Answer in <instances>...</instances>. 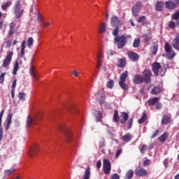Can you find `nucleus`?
Segmentation results:
<instances>
[{
  "mask_svg": "<svg viewBox=\"0 0 179 179\" xmlns=\"http://www.w3.org/2000/svg\"><path fill=\"white\" fill-rule=\"evenodd\" d=\"M135 174L138 177H143L145 176H148V171L143 168H140L139 169L136 170Z\"/></svg>",
  "mask_w": 179,
  "mask_h": 179,
  "instance_id": "nucleus-18",
  "label": "nucleus"
},
{
  "mask_svg": "<svg viewBox=\"0 0 179 179\" xmlns=\"http://www.w3.org/2000/svg\"><path fill=\"white\" fill-rule=\"evenodd\" d=\"M11 5L12 2L7 1L6 3H3V5L1 6V9L3 10H5L6 9H8V8H9V6H10Z\"/></svg>",
  "mask_w": 179,
  "mask_h": 179,
  "instance_id": "nucleus-39",
  "label": "nucleus"
},
{
  "mask_svg": "<svg viewBox=\"0 0 179 179\" xmlns=\"http://www.w3.org/2000/svg\"><path fill=\"white\" fill-rule=\"evenodd\" d=\"M10 124H12V117H8L7 119L6 129H9V127H10Z\"/></svg>",
  "mask_w": 179,
  "mask_h": 179,
  "instance_id": "nucleus-47",
  "label": "nucleus"
},
{
  "mask_svg": "<svg viewBox=\"0 0 179 179\" xmlns=\"http://www.w3.org/2000/svg\"><path fill=\"white\" fill-rule=\"evenodd\" d=\"M72 74L74 75L76 78H78V76H79V73L76 70L73 71Z\"/></svg>",
  "mask_w": 179,
  "mask_h": 179,
  "instance_id": "nucleus-61",
  "label": "nucleus"
},
{
  "mask_svg": "<svg viewBox=\"0 0 179 179\" xmlns=\"http://www.w3.org/2000/svg\"><path fill=\"white\" fill-rule=\"evenodd\" d=\"M134 177V171L133 170H129L127 171L126 173V178L128 179H131Z\"/></svg>",
  "mask_w": 179,
  "mask_h": 179,
  "instance_id": "nucleus-43",
  "label": "nucleus"
},
{
  "mask_svg": "<svg viewBox=\"0 0 179 179\" xmlns=\"http://www.w3.org/2000/svg\"><path fill=\"white\" fill-rule=\"evenodd\" d=\"M172 19H173L174 20H177V23L176 25L179 26V12H176L173 15H172Z\"/></svg>",
  "mask_w": 179,
  "mask_h": 179,
  "instance_id": "nucleus-38",
  "label": "nucleus"
},
{
  "mask_svg": "<svg viewBox=\"0 0 179 179\" xmlns=\"http://www.w3.org/2000/svg\"><path fill=\"white\" fill-rule=\"evenodd\" d=\"M106 30H107V23L102 22L99 27V33H100L101 34H103V33H106Z\"/></svg>",
  "mask_w": 179,
  "mask_h": 179,
  "instance_id": "nucleus-24",
  "label": "nucleus"
},
{
  "mask_svg": "<svg viewBox=\"0 0 179 179\" xmlns=\"http://www.w3.org/2000/svg\"><path fill=\"white\" fill-rule=\"evenodd\" d=\"M3 135V130L2 129V127L0 126V141H2Z\"/></svg>",
  "mask_w": 179,
  "mask_h": 179,
  "instance_id": "nucleus-55",
  "label": "nucleus"
},
{
  "mask_svg": "<svg viewBox=\"0 0 179 179\" xmlns=\"http://www.w3.org/2000/svg\"><path fill=\"white\" fill-rule=\"evenodd\" d=\"M12 57H13V52L9 51L6 58L3 60L2 66H3V68H8V66H9L12 62Z\"/></svg>",
  "mask_w": 179,
  "mask_h": 179,
  "instance_id": "nucleus-5",
  "label": "nucleus"
},
{
  "mask_svg": "<svg viewBox=\"0 0 179 179\" xmlns=\"http://www.w3.org/2000/svg\"><path fill=\"white\" fill-rule=\"evenodd\" d=\"M16 83H17V80H14L12 84L11 90H15V88L16 87Z\"/></svg>",
  "mask_w": 179,
  "mask_h": 179,
  "instance_id": "nucleus-58",
  "label": "nucleus"
},
{
  "mask_svg": "<svg viewBox=\"0 0 179 179\" xmlns=\"http://www.w3.org/2000/svg\"><path fill=\"white\" fill-rule=\"evenodd\" d=\"M152 71L155 73V75L157 76L159 75V69L162 68V66L159 64V63L155 62L152 64Z\"/></svg>",
  "mask_w": 179,
  "mask_h": 179,
  "instance_id": "nucleus-21",
  "label": "nucleus"
},
{
  "mask_svg": "<svg viewBox=\"0 0 179 179\" xmlns=\"http://www.w3.org/2000/svg\"><path fill=\"white\" fill-rule=\"evenodd\" d=\"M103 58H104V55L103 54V52L99 51L97 54V69H100V68L101 67V64H103Z\"/></svg>",
  "mask_w": 179,
  "mask_h": 179,
  "instance_id": "nucleus-15",
  "label": "nucleus"
},
{
  "mask_svg": "<svg viewBox=\"0 0 179 179\" xmlns=\"http://www.w3.org/2000/svg\"><path fill=\"white\" fill-rule=\"evenodd\" d=\"M119 27H115V29L113 30V35L115 36V37H117L118 33H119Z\"/></svg>",
  "mask_w": 179,
  "mask_h": 179,
  "instance_id": "nucleus-50",
  "label": "nucleus"
},
{
  "mask_svg": "<svg viewBox=\"0 0 179 179\" xmlns=\"http://www.w3.org/2000/svg\"><path fill=\"white\" fill-rule=\"evenodd\" d=\"M158 50H159V45L157 43H155L151 48V52H152V55H156V54H157Z\"/></svg>",
  "mask_w": 179,
  "mask_h": 179,
  "instance_id": "nucleus-32",
  "label": "nucleus"
},
{
  "mask_svg": "<svg viewBox=\"0 0 179 179\" xmlns=\"http://www.w3.org/2000/svg\"><path fill=\"white\" fill-rule=\"evenodd\" d=\"M29 74L31 75V78H34V79H36V80H38V79H40V76H38V73H37V71H36L34 66H31L29 67Z\"/></svg>",
  "mask_w": 179,
  "mask_h": 179,
  "instance_id": "nucleus-13",
  "label": "nucleus"
},
{
  "mask_svg": "<svg viewBox=\"0 0 179 179\" xmlns=\"http://www.w3.org/2000/svg\"><path fill=\"white\" fill-rule=\"evenodd\" d=\"M146 149H148V146H146V145H143L141 149V152L145 153V150H146Z\"/></svg>",
  "mask_w": 179,
  "mask_h": 179,
  "instance_id": "nucleus-53",
  "label": "nucleus"
},
{
  "mask_svg": "<svg viewBox=\"0 0 179 179\" xmlns=\"http://www.w3.org/2000/svg\"><path fill=\"white\" fill-rule=\"evenodd\" d=\"M150 163V160L146 159L144 161L143 164H144V166H148Z\"/></svg>",
  "mask_w": 179,
  "mask_h": 179,
  "instance_id": "nucleus-64",
  "label": "nucleus"
},
{
  "mask_svg": "<svg viewBox=\"0 0 179 179\" xmlns=\"http://www.w3.org/2000/svg\"><path fill=\"white\" fill-rule=\"evenodd\" d=\"M142 8V3L141 2H137L132 8V13L133 15L136 17L139 12H141V9Z\"/></svg>",
  "mask_w": 179,
  "mask_h": 179,
  "instance_id": "nucleus-10",
  "label": "nucleus"
},
{
  "mask_svg": "<svg viewBox=\"0 0 179 179\" xmlns=\"http://www.w3.org/2000/svg\"><path fill=\"white\" fill-rule=\"evenodd\" d=\"M127 78H128V71H124L120 76L119 85L122 89H123V90H128V85L125 83Z\"/></svg>",
  "mask_w": 179,
  "mask_h": 179,
  "instance_id": "nucleus-3",
  "label": "nucleus"
},
{
  "mask_svg": "<svg viewBox=\"0 0 179 179\" xmlns=\"http://www.w3.org/2000/svg\"><path fill=\"white\" fill-rule=\"evenodd\" d=\"M73 146L78 148L79 146V137H74L73 141Z\"/></svg>",
  "mask_w": 179,
  "mask_h": 179,
  "instance_id": "nucleus-40",
  "label": "nucleus"
},
{
  "mask_svg": "<svg viewBox=\"0 0 179 179\" xmlns=\"http://www.w3.org/2000/svg\"><path fill=\"white\" fill-rule=\"evenodd\" d=\"M37 124V118L31 117V115H28L27 119V128H30L32 125Z\"/></svg>",
  "mask_w": 179,
  "mask_h": 179,
  "instance_id": "nucleus-11",
  "label": "nucleus"
},
{
  "mask_svg": "<svg viewBox=\"0 0 179 179\" xmlns=\"http://www.w3.org/2000/svg\"><path fill=\"white\" fill-rule=\"evenodd\" d=\"M172 45L175 48V50L179 51V34L176 36L175 39L173 41Z\"/></svg>",
  "mask_w": 179,
  "mask_h": 179,
  "instance_id": "nucleus-22",
  "label": "nucleus"
},
{
  "mask_svg": "<svg viewBox=\"0 0 179 179\" xmlns=\"http://www.w3.org/2000/svg\"><path fill=\"white\" fill-rule=\"evenodd\" d=\"M128 38H131V35L123 34L120 36L115 37L114 40L115 43H117V48H124L127 44V40H128Z\"/></svg>",
  "mask_w": 179,
  "mask_h": 179,
  "instance_id": "nucleus-1",
  "label": "nucleus"
},
{
  "mask_svg": "<svg viewBox=\"0 0 179 179\" xmlns=\"http://www.w3.org/2000/svg\"><path fill=\"white\" fill-rule=\"evenodd\" d=\"M3 113H5V110H2L0 113V127L2 124V117H3Z\"/></svg>",
  "mask_w": 179,
  "mask_h": 179,
  "instance_id": "nucleus-52",
  "label": "nucleus"
},
{
  "mask_svg": "<svg viewBox=\"0 0 179 179\" xmlns=\"http://www.w3.org/2000/svg\"><path fill=\"white\" fill-rule=\"evenodd\" d=\"M159 100H160V98L159 97H155L149 99L148 101V106H155V104H157L159 102Z\"/></svg>",
  "mask_w": 179,
  "mask_h": 179,
  "instance_id": "nucleus-28",
  "label": "nucleus"
},
{
  "mask_svg": "<svg viewBox=\"0 0 179 179\" xmlns=\"http://www.w3.org/2000/svg\"><path fill=\"white\" fill-rule=\"evenodd\" d=\"M141 45V39L139 38L134 39L133 43V47L134 48H138Z\"/></svg>",
  "mask_w": 179,
  "mask_h": 179,
  "instance_id": "nucleus-37",
  "label": "nucleus"
},
{
  "mask_svg": "<svg viewBox=\"0 0 179 179\" xmlns=\"http://www.w3.org/2000/svg\"><path fill=\"white\" fill-rule=\"evenodd\" d=\"M121 117H122V118H123V119L120 120V122L122 124H125V122H127V121H128V118H129V115L126 112H122Z\"/></svg>",
  "mask_w": 179,
  "mask_h": 179,
  "instance_id": "nucleus-26",
  "label": "nucleus"
},
{
  "mask_svg": "<svg viewBox=\"0 0 179 179\" xmlns=\"http://www.w3.org/2000/svg\"><path fill=\"white\" fill-rule=\"evenodd\" d=\"M95 118L96 120V122H100L101 119L103 118V113L101 111L96 110L94 113Z\"/></svg>",
  "mask_w": 179,
  "mask_h": 179,
  "instance_id": "nucleus-27",
  "label": "nucleus"
},
{
  "mask_svg": "<svg viewBox=\"0 0 179 179\" xmlns=\"http://www.w3.org/2000/svg\"><path fill=\"white\" fill-rule=\"evenodd\" d=\"M166 8L167 9H174L177 5H178V0H175V3H173L172 1H166L165 3Z\"/></svg>",
  "mask_w": 179,
  "mask_h": 179,
  "instance_id": "nucleus-19",
  "label": "nucleus"
},
{
  "mask_svg": "<svg viewBox=\"0 0 179 179\" xmlns=\"http://www.w3.org/2000/svg\"><path fill=\"white\" fill-rule=\"evenodd\" d=\"M164 5V3H163V1L157 2L155 6L156 10H158L159 12H162V10H163Z\"/></svg>",
  "mask_w": 179,
  "mask_h": 179,
  "instance_id": "nucleus-31",
  "label": "nucleus"
},
{
  "mask_svg": "<svg viewBox=\"0 0 179 179\" xmlns=\"http://www.w3.org/2000/svg\"><path fill=\"white\" fill-rule=\"evenodd\" d=\"M113 121L115 122H118V121H120V117L118 116V110H115L114 112Z\"/></svg>",
  "mask_w": 179,
  "mask_h": 179,
  "instance_id": "nucleus-41",
  "label": "nucleus"
},
{
  "mask_svg": "<svg viewBox=\"0 0 179 179\" xmlns=\"http://www.w3.org/2000/svg\"><path fill=\"white\" fill-rule=\"evenodd\" d=\"M44 27H50L51 26V22H43Z\"/></svg>",
  "mask_w": 179,
  "mask_h": 179,
  "instance_id": "nucleus-59",
  "label": "nucleus"
},
{
  "mask_svg": "<svg viewBox=\"0 0 179 179\" xmlns=\"http://www.w3.org/2000/svg\"><path fill=\"white\" fill-rule=\"evenodd\" d=\"M110 24L113 27H121L122 22H121L118 17L113 15L111 17Z\"/></svg>",
  "mask_w": 179,
  "mask_h": 179,
  "instance_id": "nucleus-6",
  "label": "nucleus"
},
{
  "mask_svg": "<svg viewBox=\"0 0 179 179\" xmlns=\"http://www.w3.org/2000/svg\"><path fill=\"white\" fill-rule=\"evenodd\" d=\"M169 27H171V29H174L176 27V23L173 21L170 22Z\"/></svg>",
  "mask_w": 179,
  "mask_h": 179,
  "instance_id": "nucleus-57",
  "label": "nucleus"
},
{
  "mask_svg": "<svg viewBox=\"0 0 179 179\" xmlns=\"http://www.w3.org/2000/svg\"><path fill=\"white\" fill-rule=\"evenodd\" d=\"M132 122H133V120H132V118H131L128 122L129 129H131V128H132Z\"/></svg>",
  "mask_w": 179,
  "mask_h": 179,
  "instance_id": "nucleus-54",
  "label": "nucleus"
},
{
  "mask_svg": "<svg viewBox=\"0 0 179 179\" xmlns=\"http://www.w3.org/2000/svg\"><path fill=\"white\" fill-rule=\"evenodd\" d=\"M119 62V68H124V66H125L126 63L124 59H120Z\"/></svg>",
  "mask_w": 179,
  "mask_h": 179,
  "instance_id": "nucleus-44",
  "label": "nucleus"
},
{
  "mask_svg": "<svg viewBox=\"0 0 179 179\" xmlns=\"http://www.w3.org/2000/svg\"><path fill=\"white\" fill-rule=\"evenodd\" d=\"M14 12L15 15V17L19 19L22 17V15L24 12V9L22 8V4H20V0H18L14 6Z\"/></svg>",
  "mask_w": 179,
  "mask_h": 179,
  "instance_id": "nucleus-2",
  "label": "nucleus"
},
{
  "mask_svg": "<svg viewBox=\"0 0 179 179\" xmlns=\"http://www.w3.org/2000/svg\"><path fill=\"white\" fill-rule=\"evenodd\" d=\"M101 167V161H97L96 162V169H100Z\"/></svg>",
  "mask_w": 179,
  "mask_h": 179,
  "instance_id": "nucleus-62",
  "label": "nucleus"
},
{
  "mask_svg": "<svg viewBox=\"0 0 179 179\" xmlns=\"http://www.w3.org/2000/svg\"><path fill=\"white\" fill-rule=\"evenodd\" d=\"M106 146V143L104 142V139L99 143V148H104Z\"/></svg>",
  "mask_w": 179,
  "mask_h": 179,
  "instance_id": "nucleus-56",
  "label": "nucleus"
},
{
  "mask_svg": "<svg viewBox=\"0 0 179 179\" xmlns=\"http://www.w3.org/2000/svg\"><path fill=\"white\" fill-rule=\"evenodd\" d=\"M19 65H22V60L17 59L15 61L14 67H13V74L17 75V71H19Z\"/></svg>",
  "mask_w": 179,
  "mask_h": 179,
  "instance_id": "nucleus-20",
  "label": "nucleus"
},
{
  "mask_svg": "<svg viewBox=\"0 0 179 179\" xmlns=\"http://www.w3.org/2000/svg\"><path fill=\"white\" fill-rule=\"evenodd\" d=\"M155 107H156L157 110H160V108H162V105H161V103L157 102Z\"/></svg>",
  "mask_w": 179,
  "mask_h": 179,
  "instance_id": "nucleus-63",
  "label": "nucleus"
},
{
  "mask_svg": "<svg viewBox=\"0 0 179 179\" xmlns=\"http://www.w3.org/2000/svg\"><path fill=\"white\" fill-rule=\"evenodd\" d=\"M6 75V73H2L0 75V83L1 85L3 84V82H5V76Z\"/></svg>",
  "mask_w": 179,
  "mask_h": 179,
  "instance_id": "nucleus-46",
  "label": "nucleus"
},
{
  "mask_svg": "<svg viewBox=\"0 0 179 179\" xmlns=\"http://www.w3.org/2000/svg\"><path fill=\"white\" fill-rule=\"evenodd\" d=\"M37 153H38V145L35 144L29 148L28 151V156H29V157H34Z\"/></svg>",
  "mask_w": 179,
  "mask_h": 179,
  "instance_id": "nucleus-7",
  "label": "nucleus"
},
{
  "mask_svg": "<svg viewBox=\"0 0 179 179\" xmlns=\"http://www.w3.org/2000/svg\"><path fill=\"white\" fill-rule=\"evenodd\" d=\"M70 111L71 113V114H75L76 113H78V107L73 106L71 107V108L70 109Z\"/></svg>",
  "mask_w": 179,
  "mask_h": 179,
  "instance_id": "nucleus-49",
  "label": "nucleus"
},
{
  "mask_svg": "<svg viewBox=\"0 0 179 179\" xmlns=\"http://www.w3.org/2000/svg\"><path fill=\"white\" fill-rule=\"evenodd\" d=\"M163 91V87L160 86L154 87L153 89L151 90V94H159V93H162Z\"/></svg>",
  "mask_w": 179,
  "mask_h": 179,
  "instance_id": "nucleus-23",
  "label": "nucleus"
},
{
  "mask_svg": "<svg viewBox=\"0 0 179 179\" xmlns=\"http://www.w3.org/2000/svg\"><path fill=\"white\" fill-rule=\"evenodd\" d=\"M145 20L146 17L145 15H143L138 19L137 22L138 23H142V22H145Z\"/></svg>",
  "mask_w": 179,
  "mask_h": 179,
  "instance_id": "nucleus-51",
  "label": "nucleus"
},
{
  "mask_svg": "<svg viewBox=\"0 0 179 179\" xmlns=\"http://www.w3.org/2000/svg\"><path fill=\"white\" fill-rule=\"evenodd\" d=\"M164 48H165L167 59H173V58L176 57V53L174 52V50L171 49V45H170V43H166L164 45Z\"/></svg>",
  "mask_w": 179,
  "mask_h": 179,
  "instance_id": "nucleus-4",
  "label": "nucleus"
},
{
  "mask_svg": "<svg viewBox=\"0 0 179 179\" xmlns=\"http://www.w3.org/2000/svg\"><path fill=\"white\" fill-rule=\"evenodd\" d=\"M171 122V120L169 117V116L166 115L162 117V125H167V124H170Z\"/></svg>",
  "mask_w": 179,
  "mask_h": 179,
  "instance_id": "nucleus-30",
  "label": "nucleus"
},
{
  "mask_svg": "<svg viewBox=\"0 0 179 179\" xmlns=\"http://www.w3.org/2000/svg\"><path fill=\"white\" fill-rule=\"evenodd\" d=\"M111 179H120V176L117 173H115L112 176Z\"/></svg>",
  "mask_w": 179,
  "mask_h": 179,
  "instance_id": "nucleus-60",
  "label": "nucleus"
},
{
  "mask_svg": "<svg viewBox=\"0 0 179 179\" xmlns=\"http://www.w3.org/2000/svg\"><path fill=\"white\" fill-rule=\"evenodd\" d=\"M16 171V169L15 168H11L10 169H7L6 171H4V176H6V177H8L9 176H10L11 174H13V173H15Z\"/></svg>",
  "mask_w": 179,
  "mask_h": 179,
  "instance_id": "nucleus-33",
  "label": "nucleus"
},
{
  "mask_svg": "<svg viewBox=\"0 0 179 179\" xmlns=\"http://www.w3.org/2000/svg\"><path fill=\"white\" fill-rule=\"evenodd\" d=\"M133 82L136 85H139L140 83L145 82V80H143V77H142L141 75L136 74L133 78Z\"/></svg>",
  "mask_w": 179,
  "mask_h": 179,
  "instance_id": "nucleus-17",
  "label": "nucleus"
},
{
  "mask_svg": "<svg viewBox=\"0 0 179 179\" xmlns=\"http://www.w3.org/2000/svg\"><path fill=\"white\" fill-rule=\"evenodd\" d=\"M103 173H105V174L108 175V173H110L111 164L110 163V161L106 159H103Z\"/></svg>",
  "mask_w": 179,
  "mask_h": 179,
  "instance_id": "nucleus-8",
  "label": "nucleus"
},
{
  "mask_svg": "<svg viewBox=\"0 0 179 179\" xmlns=\"http://www.w3.org/2000/svg\"><path fill=\"white\" fill-rule=\"evenodd\" d=\"M24 50H26V41H23L21 44V50L20 53V57H21V58H23V57H24Z\"/></svg>",
  "mask_w": 179,
  "mask_h": 179,
  "instance_id": "nucleus-25",
  "label": "nucleus"
},
{
  "mask_svg": "<svg viewBox=\"0 0 179 179\" xmlns=\"http://www.w3.org/2000/svg\"><path fill=\"white\" fill-rule=\"evenodd\" d=\"M132 139V135L131 134H127L122 136L123 142H129Z\"/></svg>",
  "mask_w": 179,
  "mask_h": 179,
  "instance_id": "nucleus-29",
  "label": "nucleus"
},
{
  "mask_svg": "<svg viewBox=\"0 0 179 179\" xmlns=\"http://www.w3.org/2000/svg\"><path fill=\"white\" fill-rule=\"evenodd\" d=\"M95 97L96 100H98L100 104H103L104 103V100H106V94L102 92H99L95 94Z\"/></svg>",
  "mask_w": 179,
  "mask_h": 179,
  "instance_id": "nucleus-12",
  "label": "nucleus"
},
{
  "mask_svg": "<svg viewBox=\"0 0 179 179\" xmlns=\"http://www.w3.org/2000/svg\"><path fill=\"white\" fill-rule=\"evenodd\" d=\"M107 87L109 89H113V87H114V81L113 80H110L107 83Z\"/></svg>",
  "mask_w": 179,
  "mask_h": 179,
  "instance_id": "nucleus-48",
  "label": "nucleus"
},
{
  "mask_svg": "<svg viewBox=\"0 0 179 179\" xmlns=\"http://www.w3.org/2000/svg\"><path fill=\"white\" fill-rule=\"evenodd\" d=\"M127 55L129 58L134 62H136V61L139 60V55L135 53L134 52H128Z\"/></svg>",
  "mask_w": 179,
  "mask_h": 179,
  "instance_id": "nucleus-16",
  "label": "nucleus"
},
{
  "mask_svg": "<svg viewBox=\"0 0 179 179\" xmlns=\"http://www.w3.org/2000/svg\"><path fill=\"white\" fill-rule=\"evenodd\" d=\"M167 138H169V134L164 133L159 138V142H166L167 141Z\"/></svg>",
  "mask_w": 179,
  "mask_h": 179,
  "instance_id": "nucleus-35",
  "label": "nucleus"
},
{
  "mask_svg": "<svg viewBox=\"0 0 179 179\" xmlns=\"http://www.w3.org/2000/svg\"><path fill=\"white\" fill-rule=\"evenodd\" d=\"M64 141L66 143L72 142V131H71V130H66V132L64 133Z\"/></svg>",
  "mask_w": 179,
  "mask_h": 179,
  "instance_id": "nucleus-14",
  "label": "nucleus"
},
{
  "mask_svg": "<svg viewBox=\"0 0 179 179\" xmlns=\"http://www.w3.org/2000/svg\"><path fill=\"white\" fill-rule=\"evenodd\" d=\"M18 97H19L20 100L24 101V100H26V94H24L23 92H20L18 94Z\"/></svg>",
  "mask_w": 179,
  "mask_h": 179,
  "instance_id": "nucleus-45",
  "label": "nucleus"
},
{
  "mask_svg": "<svg viewBox=\"0 0 179 179\" xmlns=\"http://www.w3.org/2000/svg\"><path fill=\"white\" fill-rule=\"evenodd\" d=\"M146 120H148V115H146V113L143 112L141 118L138 120V124H143Z\"/></svg>",
  "mask_w": 179,
  "mask_h": 179,
  "instance_id": "nucleus-34",
  "label": "nucleus"
},
{
  "mask_svg": "<svg viewBox=\"0 0 179 179\" xmlns=\"http://www.w3.org/2000/svg\"><path fill=\"white\" fill-rule=\"evenodd\" d=\"M143 76L145 83H150V78L152 77V71L148 69H145L143 72Z\"/></svg>",
  "mask_w": 179,
  "mask_h": 179,
  "instance_id": "nucleus-9",
  "label": "nucleus"
},
{
  "mask_svg": "<svg viewBox=\"0 0 179 179\" xmlns=\"http://www.w3.org/2000/svg\"><path fill=\"white\" fill-rule=\"evenodd\" d=\"M143 38L144 41H145V43H148V42L150 41V40H152V34H145L143 36Z\"/></svg>",
  "mask_w": 179,
  "mask_h": 179,
  "instance_id": "nucleus-36",
  "label": "nucleus"
},
{
  "mask_svg": "<svg viewBox=\"0 0 179 179\" xmlns=\"http://www.w3.org/2000/svg\"><path fill=\"white\" fill-rule=\"evenodd\" d=\"M33 44H34V39H33L32 37H29L27 40L28 48H30V47H31V45H33Z\"/></svg>",
  "mask_w": 179,
  "mask_h": 179,
  "instance_id": "nucleus-42",
  "label": "nucleus"
}]
</instances>
